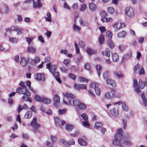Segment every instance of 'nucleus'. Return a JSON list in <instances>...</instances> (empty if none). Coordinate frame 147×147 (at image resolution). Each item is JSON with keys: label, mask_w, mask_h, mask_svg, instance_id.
I'll use <instances>...</instances> for the list:
<instances>
[{"label": "nucleus", "mask_w": 147, "mask_h": 147, "mask_svg": "<svg viewBox=\"0 0 147 147\" xmlns=\"http://www.w3.org/2000/svg\"><path fill=\"white\" fill-rule=\"evenodd\" d=\"M64 96L63 102L65 104H67V103L66 100L68 101L69 103L71 105H73L74 106L78 107L80 102L79 100H74L75 97L71 94L66 92L65 94H63Z\"/></svg>", "instance_id": "nucleus-1"}, {"label": "nucleus", "mask_w": 147, "mask_h": 147, "mask_svg": "<svg viewBox=\"0 0 147 147\" xmlns=\"http://www.w3.org/2000/svg\"><path fill=\"white\" fill-rule=\"evenodd\" d=\"M16 92L18 93L24 94L26 97H29L30 95V92L26 88L18 87L16 89Z\"/></svg>", "instance_id": "nucleus-2"}, {"label": "nucleus", "mask_w": 147, "mask_h": 147, "mask_svg": "<svg viewBox=\"0 0 147 147\" xmlns=\"http://www.w3.org/2000/svg\"><path fill=\"white\" fill-rule=\"evenodd\" d=\"M134 72L136 74L138 73L139 75H141L145 74L144 70L142 67H141L140 64L138 63L134 68Z\"/></svg>", "instance_id": "nucleus-3"}, {"label": "nucleus", "mask_w": 147, "mask_h": 147, "mask_svg": "<svg viewBox=\"0 0 147 147\" xmlns=\"http://www.w3.org/2000/svg\"><path fill=\"white\" fill-rule=\"evenodd\" d=\"M125 15L129 17H132L134 15V10L131 7H126L125 9Z\"/></svg>", "instance_id": "nucleus-4"}, {"label": "nucleus", "mask_w": 147, "mask_h": 147, "mask_svg": "<svg viewBox=\"0 0 147 147\" xmlns=\"http://www.w3.org/2000/svg\"><path fill=\"white\" fill-rule=\"evenodd\" d=\"M98 84L95 82L92 83L90 85V86L91 88H94L96 94L98 96H100L101 93L100 88L98 87Z\"/></svg>", "instance_id": "nucleus-5"}, {"label": "nucleus", "mask_w": 147, "mask_h": 147, "mask_svg": "<svg viewBox=\"0 0 147 147\" xmlns=\"http://www.w3.org/2000/svg\"><path fill=\"white\" fill-rule=\"evenodd\" d=\"M31 125L33 128V130L35 132L38 131V128L40 126V124L37 122V119L36 117L34 118Z\"/></svg>", "instance_id": "nucleus-6"}, {"label": "nucleus", "mask_w": 147, "mask_h": 147, "mask_svg": "<svg viewBox=\"0 0 147 147\" xmlns=\"http://www.w3.org/2000/svg\"><path fill=\"white\" fill-rule=\"evenodd\" d=\"M54 121L55 124L58 127L61 128V126H63L65 125L66 123L64 121H61L59 118L57 117H55L54 118Z\"/></svg>", "instance_id": "nucleus-7"}, {"label": "nucleus", "mask_w": 147, "mask_h": 147, "mask_svg": "<svg viewBox=\"0 0 147 147\" xmlns=\"http://www.w3.org/2000/svg\"><path fill=\"white\" fill-rule=\"evenodd\" d=\"M54 106L56 108H58V105L60 102V98L59 96L57 94L54 95L53 97Z\"/></svg>", "instance_id": "nucleus-8"}, {"label": "nucleus", "mask_w": 147, "mask_h": 147, "mask_svg": "<svg viewBox=\"0 0 147 147\" xmlns=\"http://www.w3.org/2000/svg\"><path fill=\"white\" fill-rule=\"evenodd\" d=\"M35 79L38 80L44 81L45 77L43 73H39L36 74L34 76Z\"/></svg>", "instance_id": "nucleus-9"}, {"label": "nucleus", "mask_w": 147, "mask_h": 147, "mask_svg": "<svg viewBox=\"0 0 147 147\" xmlns=\"http://www.w3.org/2000/svg\"><path fill=\"white\" fill-rule=\"evenodd\" d=\"M125 25L124 23H116L113 25V27L117 29H115V31H117L118 30L124 27Z\"/></svg>", "instance_id": "nucleus-10"}, {"label": "nucleus", "mask_w": 147, "mask_h": 147, "mask_svg": "<svg viewBox=\"0 0 147 147\" xmlns=\"http://www.w3.org/2000/svg\"><path fill=\"white\" fill-rule=\"evenodd\" d=\"M114 137L115 139L112 142L113 144L116 146L121 145V143L119 142L121 140L119 139V137H117L116 135H115Z\"/></svg>", "instance_id": "nucleus-11"}, {"label": "nucleus", "mask_w": 147, "mask_h": 147, "mask_svg": "<svg viewBox=\"0 0 147 147\" xmlns=\"http://www.w3.org/2000/svg\"><path fill=\"white\" fill-rule=\"evenodd\" d=\"M36 0V3L35 1H33V7L34 8L41 7L42 6V4L40 3V2L41 0Z\"/></svg>", "instance_id": "nucleus-12"}, {"label": "nucleus", "mask_w": 147, "mask_h": 147, "mask_svg": "<svg viewBox=\"0 0 147 147\" xmlns=\"http://www.w3.org/2000/svg\"><path fill=\"white\" fill-rule=\"evenodd\" d=\"M47 67V68L52 73L55 72V66L51 65V63H49L46 64Z\"/></svg>", "instance_id": "nucleus-13"}, {"label": "nucleus", "mask_w": 147, "mask_h": 147, "mask_svg": "<svg viewBox=\"0 0 147 147\" xmlns=\"http://www.w3.org/2000/svg\"><path fill=\"white\" fill-rule=\"evenodd\" d=\"M28 109V107L27 105L25 103H24L22 107H21L20 105H19L18 107L17 108V111H18V112L19 113L20 111H21L23 109L26 110Z\"/></svg>", "instance_id": "nucleus-14"}, {"label": "nucleus", "mask_w": 147, "mask_h": 147, "mask_svg": "<svg viewBox=\"0 0 147 147\" xmlns=\"http://www.w3.org/2000/svg\"><path fill=\"white\" fill-rule=\"evenodd\" d=\"M117 134H116L115 135H116L117 137H119V139L121 140L123 139V136L121 133L122 132V130L121 129H118L117 130Z\"/></svg>", "instance_id": "nucleus-15"}, {"label": "nucleus", "mask_w": 147, "mask_h": 147, "mask_svg": "<svg viewBox=\"0 0 147 147\" xmlns=\"http://www.w3.org/2000/svg\"><path fill=\"white\" fill-rule=\"evenodd\" d=\"M9 11V8L8 6L6 5H4L2 7L1 12L2 13H7Z\"/></svg>", "instance_id": "nucleus-16"}, {"label": "nucleus", "mask_w": 147, "mask_h": 147, "mask_svg": "<svg viewBox=\"0 0 147 147\" xmlns=\"http://www.w3.org/2000/svg\"><path fill=\"white\" fill-rule=\"evenodd\" d=\"M102 53L103 55H105L107 57H109L111 54L110 51L109 49L106 48L104 51L102 52Z\"/></svg>", "instance_id": "nucleus-17"}, {"label": "nucleus", "mask_w": 147, "mask_h": 147, "mask_svg": "<svg viewBox=\"0 0 147 147\" xmlns=\"http://www.w3.org/2000/svg\"><path fill=\"white\" fill-rule=\"evenodd\" d=\"M112 61L114 62H117L119 60V56L116 53H114L112 54Z\"/></svg>", "instance_id": "nucleus-18"}, {"label": "nucleus", "mask_w": 147, "mask_h": 147, "mask_svg": "<svg viewBox=\"0 0 147 147\" xmlns=\"http://www.w3.org/2000/svg\"><path fill=\"white\" fill-rule=\"evenodd\" d=\"M65 125V129L68 131L69 132L71 131L74 128V126L68 124H66V123Z\"/></svg>", "instance_id": "nucleus-19"}, {"label": "nucleus", "mask_w": 147, "mask_h": 147, "mask_svg": "<svg viewBox=\"0 0 147 147\" xmlns=\"http://www.w3.org/2000/svg\"><path fill=\"white\" fill-rule=\"evenodd\" d=\"M110 113L114 117H116L118 115V112L117 110L113 108L110 111Z\"/></svg>", "instance_id": "nucleus-20"}, {"label": "nucleus", "mask_w": 147, "mask_h": 147, "mask_svg": "<svg viewBox=\"0 0 147 147\" xmlns=\"http://www.w3.org/2000/svg\"><path fill=\"white\" fill-rule=\"evenodd\" d=\"M107 83L109 85H111L113 86H115L116 84L115 82L111 79H108L107 80Z\"/></svg>", "instance_id": "nucleus-21"}, {"label": "nucleus", "mask_w": 147, "mask_h": 147, "mask_svg": "<svg viewBox=\"0 0 147 147\" xmlns=\"http://www.w3.org/2000/svg\"><path fill=\"white\" fill-rule=\"evenodd\" d=\"M89 8L92 11H95L96 9V5L93 3H90L89 4Z\"/></svg>", "instance_id": "nucleus-22"}, {"label": "nucleus", "mask_w": 147, "mask_h": 147, "mask_svg": "<svg viewBox=\"0 0 147 147\" xmlns=\"http://www.w3.org/2000/svg\"><path fill=\"white\" fill-rule=\"evenodd\" d=\"M105 41L104 36L102 34H101L99 38V42L100 45H102L104 43Z\"/></svg>", "instance_id": "nucleus-23"}, {"label": "nucleus", "mask_w": 147, "mask_h": 147, "mask_svg": "<svg viewBox=\"0 0 147 147\" xmlns=\"http://www.w3.org/2000/svg\"><path fill=\"white\" fill-rule=\"evenodd\" d=\"M114 74L118 78H122L123 77V74L121 72L118 73L115 71L114 72Z\"/></svg>", "instance_id": "nucleus-24"}, {"label": "nucleus", "mask_w": 147, "mask_h": 147, "mask_svg": "<svg viewBox=\"0 0 147 147\" xmlns=\"http://www.w3.org/2000/svg\"><path fill=\"white\" fill-rule=\"evenodd\" d=\"M107 45L111 49H113L114 47V45L111 40H108L107 41Z\"/></svg>", "instance_id": "nucleus-25"}, {"label": "nucleus", "mask_w": 147, "mask_h": 147, "mask_svg": "<svg viewBox=\"0 0 147 147\" xmlns=\"http://www.w3.org/2000/svg\"><path fill=\"white\" fill-rule=\"evenodd\" d=\"M96 68L97 70V74L99 76H100L101 73L100 71L102 69V66L100 65H97L96 66Z\"/></svg>", "instance_id": "nucleus-26"}, {"label": "nucleus", "mask_w": 147, "mask_h": 147, "mask_svg": "<svg viewBox=\"0 0 147 147\" xmlns=\"http://www.w3.org/2000/svg\"><path fill=\"white\" fill-rule=\"evenodd\" d=\"M32 115V112L29 111L27 112L24 115V118L26 119H29Z\"/></svg>", "instance_id": "nucleus-27"}, {"label": "nucleus", "mask_w": 147, "mask_h": 147, "mask_svg": "<svg viewBox=\"0 0 147 147\" xmlns=\"http://www.w3.org/2000/svg\"><path fill=\"white\" fill-rule=\"evenodd\" d=\"M86 52L89 55L94 54L96 53L95 51L90 48H87Z\"/></svg>", "instance_id": "nucleus-28"}, {"label": "nucleus", "mask_w": 147, "mask_h": 147, "mask_svg": "<svg viewBox=\"0 0 147 147\" xmlns=\"http://www.w3.org/2000/svg\"><path fill=\"white\" fill-rule=\"evenodd\" d=\"M79 144L81 145L86 146L87 144V142L82 139H79L78 140Z\"/></svg>", "instance_id": "nucleus-29"}, {"label": "nucleus", "mask_w": 147, "mask_h": 147, "mask_svg": "<svg viewBox=\"0 0 147 147\" xmlns=\"http://www.w3.org/2000/svg\"><path fill=\"white\" fill-rule=\"evenodd\" d=\"M27 51L30 53H33L36 52V50L34 47H29L27 49Z\"/></svg>", "instance_id": "nucleus-30"}, {"label": "nucleus", "mask_w": 147, "mask_h": 147, "mask_svg": "<svg viewBox=\"0 0 147 147\" xmlns=\"http://www.w3.org/2000/svg\"><path fill=\"white\" fill-rule=\"evenodd\" d=\"M20 63L23 67L25 66L26 65L27 62L24 57L21 58V60L20 61Z\"/></svg>", "instance_id": "nucleus-31"}, {"label": "nucleus", "mask_w": 147, "mask_h": 147, "mask_svg": "<svg viewBox=\"0 0 147 147\" xmlns=\"http://www.w3.org/2000/svg\"><path fill=\"white\" fill-rule=\"evenodd\" d=\"M106 36L108 40H111L112 36V33L110 31H108L106 32Z\"/></svg>", "instance_id": "nucleus-32"}, {"label": "nucleus", "mask_w": 147, "mask_h": 147, "mask_svg": "<svg viewBox=\"0 0 147 147\" xmlns=\"http://www.w3.org/2000/svg\"><path fill=\"white\" fill-rule=\"evenodd\" d=\"M34 98L36 101L39 102H42L43 98L38 95H36L34 97Z\"/></svg>", "instance_id": "nucleus-33"}, {"label": "nucleus", "mask_w": 147, "mask_h": 147, "mask_svg": "<svg viewBox=\"0 0 147 147\" xmlns=\"http://www.w3.org/2000/svg\"><path fill=\"white\" fill-rule=\"evenodd\" d=\"M42 102L44 104H48L50 103V100L47 98H43Z\"/></svg>", "instance_id": "nucleus-34"}, {"label": "nucleus", "mask_w": 147, "mask_h": 147, "mask_svg": "<svg viewBox=\"0 0 147 147\" xmlns=\"http://www.w3.org/2000/svg\"><path fill=\"white\" fill-rule=\"evenodd\" d=\"M73 28L74 31L78 32L80 30V28L78 26L76 25V24H74L73 26Z\"/></svg>", "instance_id": "nucleus-35"}, {"label": "nucleus", "mask_w": 147, "mask_h": 147, "mask_svg": "<svg viewBox=\"0 0 147 147\" xmlns=\"http://www.w3.org/2000/svg\"><path fill=\"white\" fill-rule=\"evenodd\" d=\"M13 31L16 32H17V34L18 35L22 34V32L21 30L19 28L16 26L14 27Z\"/></svg>", "instance_id": "nucleus-36"}, {"label": "nucleus", "mask_w": 147, "mask_h": 147, "mask_svg": "<svg viewBox=\"0 0 147 147\" xmlns=\"http://www.w3.org/2000/svg\"><path fill=\"white\" fill-rule=\"evenodd\" d=\"M100 15L101 17L106 18L108 14L107 12L104 11H102L100 13Z\"/></svg>", "instance_id": "nucleus-37"}, {"label": "nucleus", "mask_w": 147, "mask_h": 147, "mask_svg": "<svg viewBox=\"0 0 147 147\" xmlns=\"http://www.w3.org/2000/svg\"><path fill=\"white\" fill-rule=\"evenodd\" d=\"M83 126L86 128H88L90 126V125L88 123V121H83L82 123Z\"/></svg>", "instance_id": "nucleus-38"}, {"label": "nucleus", "mask_w": 147, "mask_h": 147, "mask_svg": "<svg viewBox=\"0 0 147 147\" xmlns=\"http://www.w3.org/2000/svg\"><path fill=\"white\" fill-rule=\"evenodd\" d=\"M86 106L85 104L83 103L80 102L78 106V107L79 109L82 110L85 109L86 108Z\"/></svg>", "instance_id": "nucleus-39"}, {"label": "nucleus", "mask_w": 147, "mask_h": 147, "mask_svg": "<svg viewBox=\"0 0 147 147\" xmlns=\"http://www.w3.org/2000/svg\"><path fill=\"white\" fill-rule=\"evenodd\" d=\"M126 34V33L125 31H123L119 33L118 34V36L119 38L124 37Z\"/></svg>", "instance_id": "nucleus-40"}, {"label": "nucleus", "mask_w": 147, "mask_h": 147, "mask_svg": "<svg viewBox=\"0 0 147 147\" xmlns=\"http://www.w3.org/2000/svg\"><path fill=\"white\" fill-rule=\"evenodd\" d=\"M51 14L49 12H48L47 13V17L45 18L46 20L47 21L50 22L51 21Z\"/></svg>", "instance_id": "nucleus-41"}, {"label": "nucleus", "mask_w": 147, "mask_h": 147, "mask_svg": "<svg viewBox=\"0 0 147 147\" xmlns=\"http://www.w3.org/2000/svg\"><path fill=\"white\" fill-rule=\"evenodd\" d=\"M81 116L84 120L83 121H88V116L86 114L83 113Z\"/></svg>", "instance_id": "nucleus-42"}, {"label": "nucleus", "mask_w": 147, "mask_h": 147, "mask_svg": "<svg viewBox=\"0 0 147 147\" xmlns=\"http://www.w3.org/2000/svg\"><path fill=\"white\" fill-rule=\"evenodd\" d=\"M102 125V123L99 122H97L95 123L94 128L96 129H98L99 128L101 127Z\"/></svg>", "instance_id": "nucleus-43"}, {"label": "nucleus", "mask_w": 147, "mask_h": 147, "mask_svg": "<svg viewBox=\"0 0 147 147\" xmlns=\"http://www.w3.org/2000/svg\"><path fill=\"white\" fill-rule=\"evenodd\" d=\"M45 144L48 147H53V143L49 142L47 140L45 142Z\"/></svg>", "instance_id": "nucleus-44"}, {"label": "nucleus", "mask_w": 147, "mask_h": 147, "mask_svg": "<svg viewBox=\"0 0 147 147\" xmlns=\"http://www.w3.org/2000/svg\"><path fill=\"white\" fill-rule=\"evenodd\" d=\"M8 48H5L3 47V46L1 44H0V50L1 51H8L9 50V47L8 46Z\"/></svg>", "instance_id": "nucleus-45"}, {"label": "nucleus", "mask_w": 147, "mask_h": 147, "mask_svg": "<svg viewBox=\"0 0 147 147\" xmlns=\"http://www.w3.org/2000/svg\"><path fill=\"white\" fill-rule=\"evenodd\" d=\"M122 109L125 111L127 112L128 111V108L125 103H122Z\"/></svg>", "instance_id": "nucleus-46"}, {"label": "nucleus", "mask_w": 147, "mask_h": 147, "mask_svg": "<svg viewBox=\"0 0 147 147\" xmlns=\"http://www.w3.org/2000/svg\"><path fill=\"white\" fill-rule=\"evenodd\" d=\"M78 81L80 82H83L84 81L88 82V79H86L85 78L83 77H80L78 79Z\"/></svg>", "instance_id": "nucleus-47"}, {"label": "nucleus", "mask_w": 147, "mask_h": 147, "mask_svg": "<svg viewBox=\"0 0 147 147\" xmlns=\"http://www.w3.org/2000/svg\"><path fill=\"white\" fill-rule=\"evenodd\" d=\"M123 144L124 145L129 146L132 145V143L130 141L125 140L123 142Z\"/></svg>", "instance_id": "nucleus-48"}, {"label": "nucleus", "mask_w": 147, "mask_h": 147, "mask_svg": "<svg viewBox=\"0 0 147 147\" xmlns=\"http://www.w3.org/2000/svg\"><path fill=\"white\" fill-rule=\"evenodd\" d=\"M9 40L10 42H11L14 43H17L18 42V40L16 38H9Z\"/></svg>", "instance_id": "nucleus-49"}, {"label": "nucleus", "mask_w": 147, "mask_h": 147, "mask_svg": "<svg viewBox=\"0 0 147 147\" xmlns=\"http://www.w3.org/2000/svg\"><path fill=\"white\" fill-rule=\"evenodd\" d=\"M145 86V85L144 84L142 80H139L138 86L140 88L143 89L144 87Z\"/></svg>", "instance_id": "nucleus-50"}, {"label": "nucleus", "mask_w": 147, "mask_h": 147, "mask_svg": "<svg viewBox=\"0 0 147 147\" xmlns=\"http://www.w3.org/2000/svg\"><path fill=\"white\" fill-rule=\"evenodd\" d=\"M40 60V59L38 57H36L33 60V64L39 62Z\"/></svg>", "instance_id": "nucleus-51"}, {"label": "nucleus", "mask_w": 147, "mask_h": 147, "mask_svg": "<svg viewBox=\"0 0 147 147\" xmlns=\"http://www.w3.org/2000/svg\"><path fill=\"white\" fill-rule=\"evenodd\" d=\"M75 143V141L73 139H71L67 142V145H74Z\"/></svg>", "instance_id": "nucleus-52"}, {"label": "nucleus", "mask_w": 147, "mask_h": 147, "mask_svg": "<svg viewBox=\"0 0 147 147\" xmlns=\"http://www.w3.org/2000/svg\"><path fill=\"white\" fill-rule=\"evenodd\" d=\"M60 69L61 71L63 73H67L68 71V69L66 68L64 66H63L62 67H60Z\"/></svg>", "instance_id": "nucleus-53"}, {"label": "nucleus", "mask_w": 147, "mask_h": 147, "mask_svg": "<svg viewBox=\"0 0 147 147\" xmlns=\"http://www.w3.org/2000/svg\"><path fill=\"white\" fill-rule=\"evenodd\" d=\"M84 67L86 69L89 70L91 68L90 64L89 63H87L84 65Z\"/></svg>", "instance_id": "nucleus-54"}, {"label": "nucleus", "mask_w": 147, "mask_h": 147, "mask_svg": "<svg viewBox=\"0 0 147 147\" xmlns=\"http://www.w3.org/2000/svg\"><path fill=\"white\" fill-rule=\"evenodd\" d=\"M87 5L85 4H83L81 6V7L80 9V10L81 11H84L87 8Z\"/></svg>", "instance_id": "nucleus-55"}, {"label": "nucleus", "mask_w": 147, "mask_h": 147, "mask_svg": "<svg viewBox=\"0 0 147 147\" xmlns=\"http://www.w3.org/2000/svg\"><path fill=\"white\" fill-rule=\"evenodd\" d=\"M107 11L110 13L112 14L114 11V9L112 7H110L107 8Z\"/></svg>", "instance_id": "nucleus-56"}, {"label": "nucleus", "mask_w": 147, "mask_h": 147, "mask_svg": "<svg viewBox=\"0 0 147 147\" xmlns=\"http://www.w3.org/2000/svg\"><path fill=\"white\" fill-rule=\"evenodd\" d=\"M66 110L65 109H59L58 110V112L59 114L62 115L66 113Z\"/></svg>", "instance_id": "nucleus-57"}, {"label": "nucleus", "mask_w": 147, "mask_h": 147, "mask_svg": "<svg viewBox=\"0 0 147 147\" xmlns=\"http://www.w3.org/2000/svg\"><path fill=\"white\" fill-rule=\"evenodd\" d=\"M78 44L81 47L84 48L85 46V43L82 41H80Z\"/></svg>", "instance_id": "nucleus-58"}, {"label": "nucleus", "mask_w": 147, "mask_h": 147, "mask_svg": "<svg viewBox=\"0 0 147 147\" xmlns=\"http://www.w3.org/2000/svg\"><path fill=\"white\" fill-rule=\"evenodd\" d=\"M105 98L107 99H110L113 97V96H111L109 92H108L105 93Z\"/></svg>", "instance_id": "nucleus-59"}, {"label": "nucleus", "mask_w": 147, "mask_h": 147, "mask_svg": "<svg viewBox=\"0 0 147 147\" xmlns=\"http://www.w3.org/2000/svg\"><path fill=\"white\" fill-rule=\"evenodd\" d=\"M70 62V61L68 59H65L63 62V63L66 66H68V65Z\"/></svg>", "instance_id": "nucleus-60"}, {"label": "nucleus", "mask_w": 147, "mask_h": 147, "mask_svg": "<svg viewBox=\"0 0 147 147\" xmlns=\"http://www.w3.org/2000/svg\"><path fill=\"white\" fill-rule=\"evenodd\" d=\"M83 57L82 56L80 55L79 57L77 59L76 63L77 64V65H78L82 59Z\"/></svg>", "instance_id": "nucleus-61"}, {"label": "nucleus", "mask_w": 147, "mask_h": 147, "mask_svg": "<svg viewBox=\"0 0 147 147\" xmlns=\"http://www.w3.org/2000/svg\"><path fill=\"white\" fill-rule=\"evenodd\" d=\"M33 38L30 37H27L26 38V40L28 44H30L32 41L33 40Z\"/></svg>", "instance_id": "nucleus-62"}, {"label": "nucleus", "mask_w": 147, "mask_h": 147, "mask_svg": "<svg viewBox=\"0 0 147 147\" xmlns=\"http://www.w3.org/2000/svg\"><path fill=\"white\" fill-rule=\"evenodd\" d=\"M122 124L123 125V128L125 129L126 128L127 125V121L124 119H122Z\"/></svg>", "instance_id": "nucleus-63"}, {"label": "nucleus", "mask_w": 147, "mask_h": 147, "mask_svg": "<svg viewBox=\"0 0 147 147\" xmlns=\"http://www.w3.org/2000/svg\"><path fill=\"white\" fill-rule=\"evenodd\" d=\"M68 76L69 78L74 80H75L76 78V76L74 74L71 73L69 74Z\"/></svg>", "instance_id": "nucleus-64"}]
</instances>
